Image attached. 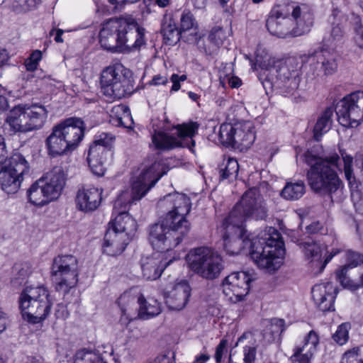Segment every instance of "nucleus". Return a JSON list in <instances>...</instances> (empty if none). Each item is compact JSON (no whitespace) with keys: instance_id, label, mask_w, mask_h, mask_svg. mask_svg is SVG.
I'll list each match as a JSON object with an SVG mask.
<instances>
[{"instance_id":"1","label":"nucleus","mask_w":363,"mask_h":363,"mask_svg":"<svg viewBox=\"0 0 363 363\" xmlns=\"http://www.w3.org/2000/svg\"><path fill=\"white\" fill-rule=\"evenodd\" d=\"M267 216L264 201L256 187L246 191L230 211L220 227L224 248L230 255L245 248L251 259L260 269L274 272L283 264L284 243L279 232L267 227L257 234L245 235V223L249 219L263 220Z\"/></svg>"},{"instance_id":"2","label":"nucleus","mask_w":363,"mask_h":363,"mask_svg":"<svg viewBox=\"0 0 363 363\" xmlns=\"http://www.w3.org/2000/svg\"><path fill=\"white\" fill-rule=\"evenodd\" d=\"M342 160L333 154L323 159L316 157L308 151L304 157L306 162L311 166L307 178L311 188L321 194H333L341 191V182L335 169L342 170L340 160L343 162V171L351 189V197L356 211L363 215V183L356 184L352 170V157L342 152Z\"/></svg>"},{"instance_id":"3","label":"nucleus","mask_w":363,"mask_h":363,"mask_svg":"<svg viewBox=\"0 0 363 363\" xmlns=\"http://www.w3.org/2000/svg\"><path fill=\"white\" fill-rule=\"evenodd\" d=\"M168 170L162 161H155L151 165H144L133 182L131 191H123L117 201H115V206L117 204L123 208L115 217V242H117L118 253L125 250L137 230L135 220L126 211L128 206L141 199Z\"/></svg>"},{"instance_id":"4","label":"nucleus","mask_w":363,"mask_h":363,"mask_svg":"<svg viewBox=\"0 0 363 363\" xmlns=\"http://www.w3.org/2000/svg\"><path fill=\"white\" fill-rule=\"evenodd\" d=\"M161 206L172 208L161 223L150 227L149 240L155 248L167 250L177 247L189 230V223L185 218L189 213L191 202L186 194L174 192L160 201Z\"/></svg>"},{"instance_id":"5","label":"nucleus","mask_w":363,"mask_h":363,"mask_svg":"<svg viewBox=\"0 0 363 363\" xmlns=\"http://www.w3.org/2000/svg\"><path fill=\"white\" fill-rule=\"evenodd\" d=\"M253 69L259 67L264 70L266 84L286 96H294L300 83V62L296 57H290L284 62L276 61L269 51L263 45H258L255 53Z\"/></svg>"},{"instance_id":"6","label":"nucleus","mask_w":363,"mask_h":363,"mask_svg":"<svg viewBox=\"0 0 363 363\" xmlns=\"http://www.w3.org/2000/svg\"><path fill=\"white\" fill-rule=\"evenodd\" d=\"M53 303L49 290L44 286H26L19 298L23 318L33 324L45 320L50 314Z\"/></svg>"},{"instance_id":"7","label":"nucleus","mask_w":363,"mask_h":363,"mask_svg":"<svg viewBox=\"0 0 363 363\" xmlns=\"http://www.w3.org/2000/svg\"><path fill=\"white\" fill-rule=\"evenodd\" d=\"M48 117V111L43 104H19L10 111L6 123L15 133H27L43 128Z\"/></svg>"},{"instance_id":"8","label":"nucleus","mask_w":363,"mask_h":363,"mask_svg":"<svg viewBox=\"0 0 363 363\" xmlns=\"http://www.w3.org/2000/svg\"><path fill=\"white\" fill-rule=\"evenodd\" d=\"M185 259L188 268L206 279H216L224 269L222 257L209 247H200L191 249L186 254Z\"/></svg>"},{"instance_id":"9","label":"nucleus","mask_w":363,"mask_h":363,"mask_svg":"<svg viewBox=\"0 0 363 363\" xmlns=\"http://www.w3.org/2000/svg\"><path fill=\"white\" fill-rule=\"evenodd\" d=\"M117 28L115 52H130L138 50L145 45V30L140 27L131 16L115 19Z\"/></svg>"},{"instance_id":"10","label":"nucleus","mask_w":363,"mask_h":363,"mask_svg":"<svg viewBox=\"0 0 363 363\" xmlns=\"http://www.w3.org/2000/svg\"><path fill=\"white\" fill-rule=\"evenodd\" d=\"M199 127L196 122H189L178 125L172 134L162 131L155 132L152 135V143L159 150L186 147L193 151L192 148L195 145L193 138L197 133Z\"/></svg>"},{"instance_id":"11","label":"nucleus","mask_w":363,"mask_h":363,"mask_svg":"<svg viewBox=\"0 0 363 363\" xmlns=\"http://www.w3.org/2000/svg\"><path fill=\"white\" fill-rule=\"evenodd\" d=\"M80 266L77 257L72 255H58L54 258L51 276L58 291L67 292L76 286Z\"/></svg>"},{"instance_id":"12","label":"nucleus","mask_w":363,"mask_h":363,"mask_svg":"<svg viewBox=\"0 0 363 363\" xmlns=\"http://www.w3.org/2000/svg\"><path fill=\"white\" fill-rule=\"evenodd\" d=\"M220 143L240 151L248 149L255 140L253 124L250 121L223 123L219 128Z\"/></svg>"},{"instance_id":"13","label":"nucleus","mask_w":363,"mask_h":363,"mask_svg":"<svg viewBox=\"0 0 363 363\" xmlns=\"http://www.w3.org/2000/svg\"><path fill=\"white\" fill-rule=\"evenodd\" d=\"M299 60L302 67L308 64L312 74L315 77L331 75L337 69L336 54L331 48L324 47L321 49H311L307 52L299 55Z\"/></svg>"},{"instance_id":"14","label":"nucleus","mask_w":363,"mask_h":363,"mask_svg":"<svg viewBox=\"0 0 363 363\" xmlns=\"http://www.w3.org/2000/svg\"><path fill=\"white\" fill-rule=\"evenodd\" d=\"M29 165L25 157L19 152H15L9 158L8 164L0 170V184L7 194L18 191L23 180V175L28 172Z\"/></svg>"},{"instance_id":"15","label":"nucleus","mask_w":363,"mask_h":363,"mask_svg":"<svg viewBox=\"0 0 363 363\" xmlns=\"http://www.w3.org/2000/svg\"><path fill=\"white\" fill-rule=\"evenodd\" d=\"M345 264L336 272L342 287L351 291L363 286V255L347 250L345 252Z\"/></svg>"},{"instance_id":"16","label":"nucleus","mask_w":363,"mask_h":363,"mask_svg":"<svg viewBox=\"0 0 363 363\" xmlns=\"http://www.w3.org/2000/svg\"><path fill=\"white\" fill-rule=\"evenodd\" d=\"M339 123L346 128H356L363 121V91L346 95L337 106Z\"/></svg>"},{"instance_id":"17","label":"nucleus","mask_w":363,"mask_h":363,"mask_svg":"<svg viewBox=\"0 0 363 363\" xmlns=\"http://www.w3.org/2000/svg\"><path fill=\"white\" fill-rule=\"evenodd\" d=\"M335 240L333 235H327L323 238V243L311 240L301 243L304 256L313 267L319 269L320 272L323 271L333 257L340 252L338 248H333L329 251V245L334 244Z\"/></svg>"},{"instance_id":"18","label":"nucleus","mask_w":363,"mask_h":363,"mask_svg":"<svg viewBox=\"0 0 363 363\" xmlns=\"http://www.w3.org/2000/svg\"><path fill=\"white\" fill-rule=\"evenodd\" d=\"M152 247L157 252L141 260L143 276L147 280H155L160 277L164 269L180 257V253L172 250L174 247L167 250Z\"/></svg>"},{"instance_id":"19","label":"nucleus","mask_w":363,"mask_h":363,"mask_svg":"<svg viewBox=\"0 0 363 363\" xmlns=\"http://www.w3.org/2000/svg\"><path fill=\"white\" fill-rule=\"evenodd\" d=\"M252 280V276L244 271L233 272L225 277L221 287L226 300L233 303L244 301L249 293Z\"/></svg>"},{"instance_id":"20","label":"nucleus","mask_w":363,"mask_h":363,"mask_svg":"<svg viewBox=\"0 0 363 363\" xmlns=\"http://www.w3.org/2000/svg\"><path fill=\"white\" fill-rule=\"evenodd\" d=\"M164 303L169 311H180L187 306L191 295V287L187 280L177 279L167 285L162 291Z\"/></svg>"},{"instance_id":"21","label":"nucleus","mask_w":363,"mask_h":363,"mask_svg":"<svg viewBox=\"0 0 363 363\" xmlns=\"http://www.w3.org/2000/svg\"><path fill=\"white\" fill-rule=\"evenodd\" d=\"M290 9L284 5H277L272 8L267 20L269 32L279 38L293 35L292 20L289 16Z\"/></svg>"},{"instance_id":"22","label":"nucleus","mask_w":363,"mask_h":363,"mask_svg":"<svg viewBox=\"0 0 363 363\" xmlns=\"http://www.w3.org/2000/svg\"><path fill=\"white\" fill-rule=\"evenodd\" d=\"M56 125L71 151L76 150L84 136V121L79 118L71 117Z\"/></svg>"},{"instance_id":"23","label":"nucleus","mask_w":363,"mask_h":363,"mask_svg":"<svg viewBox=\"0 0 363 363\" xmlns=\"http://www.w3.org/2000/svg\"><path fill=\"white\" fill-rule=\"evenodd\" d=\"M291 19L293 25V35L300 36L308 33L313 25V14L307 4L292 5Z\"/></svg>"},{"instance_id":"24","label":"nucleus","mask_w":363,"mask_h":363,"mask_svg":"<svg viewBox=\"0 0 363 363\" xmlns=\"http://www.w3.org/2000/svg\"><path fill=\"white\" fill-rule=\"evenodd\" d=\"M102 201V189L92 185H84L76 196L77 208L82 212L90 213L96 210Z\"/></svg>"},{"instance_id":"25","label":"nucleus","mask_w":363,"mask_h":363,"mask_svg":"<svg viewBox=\"0 0 363 363\" xmlns=\"http://www.w3.org/2000/svg\"><path fill=\"white\" fill-rule=\"evenodd\" d=\"M319 343L318 334L311 330L297 344L293 350L290 359L292 363H311L312 358L317 350Z\"/></svg>"},{"instance_id":"26","label":"nucleus","mask_w":363,"mask_h":363,"mask_svg":"<svg viewBox=\"0 0 363 363\" xmlns=\"http://www.w3.org/2000/svg\"><path fill=\"white\" fill-rule=\"evenodd\" d=\"M39 179L43 183L42 185L49 202L57 199L65 185V176L63 170L60 167H55Z\"/></svg>"},{"instance_id":"27","label":"nucleus","mask_w":363,"mask_h":363,"mask_svg":"<svg viewBox=\"0 0 363 363\" xmlns=\"http://www.w3.org/2000/svg\"><path fill=\"white\" fill-rule=\"evenodd\" d=\"M337 294L336 286L326 281L315 284L312 289V297L320 310L328 311L334 309V302Z\"/></svg>"},{"instance_id":"28","label":"nucleus","mask_w":363,"mask_h":363,"mask_svg":"<svg viewBox=\"0 0 363 363\" xmlns=\"http://www.w3.org/2000/svg\"><path fill=\"white\" fill-rule=\"evenodd\" d=\"M284 321L282 319L274 318L263 322L264 329L259 335V343L267 347L273 343L278 342L280 335L284 331Z\"/></svg>"},{"instance_id":"29","label":"nucleus","mask_w":363,"mask_h":363,"mask_svg":"<svg viewBox=\"0 0 363 363\" xmlns=\"http://www.w3.org/2000/svg\"><path fill=\"white\" fill-rule=\"evenodd\" d=\"M115 97L121 98L129 94L133 86L131 71L121 64L115 63Z\"/></svg>"},{"instance_id":"30","label":"nucleus","mask_w":363,"mask_h":363,"mask_svg":"<svg viewBox=\"0 0 363 363\" xmlns=\"http://www.w3.org/2000/svg\"><path fill=\"white\" fill-rule=\"evenodd\" d=\"M45 144L49 155L53 157L72 152L56 125L52 128V133L47 138Z\"/></svg>"},{"instance_id":"31","label":"nucleus","mask_w":363,"mask_h":363,"mask_svg":"<svg viewBox=\"0 0 363 363\" xmlns=\"http://www.w3.org/2000/svg\"><path fill=\"white\" fill-rule=\"evenodd\" d=\"M139 305L138 315L143 320H148L157 316L162 312L161 303L156 298L140 295L138 298Z\"/></svg>"},{"instance_id":"32","label":"nucleus","mask_w":363,"mask_h":363,"mask_svg":"<svg viewBox=\"0 0 363 363\" xmlns=\"http://www.w3.org/2000/svg\"><path fill=\"white\" fill-rule=\"evenodd\" d=\"M333 24L331 32L328 37L323 39V46L331 48L333 50L342 42L343 38V30L341 26L342 19H340V11H333Z\"/></svg>"},{"instance_id":"33","label":"nucleus","mask_w":363,"mask_h":363,"mask_svg":"<svg viewBox=\"0 0 363 363\" xmlns=\"http://www.w3.org/2000/svg\"><path fill=\"white\" fill-rule=\"evenodd\" d=\"M334 108L331 106L327 107L318 117L317 121L313 128L314 138L316 140L326 133L331 128Z\"/></svg>"},{"instance_id":"34","label":"nucleus","mask_w":363,"mask_h":363,"mask_svg":"<svg viewBox=\"0 0 363 363\" xmlns=\"http://www.w3.org/2000/svg\"><path fill=\"white\" fill-rule=\"evenodd\" d=\"M306 192L305 184L302 181L287 182L280 192V196L287 201H297Z\"/></svg>"},{"instance_id":"35","label":"nucleus","mask_w":363,"mask_h":363,"mask_svg":"<svg viewBox=\"0 0 363 363\" xmlns=\"http://www.w3.org/2000/svg\"><path fill=\"white\" fill-rule=\"evenodd\" d=\"M42 184L38 179L27 191L29 202L36 206H43L50 203Z\"/></svg>"},{"instance_id":"36","label":"nucleus","mask_w":363,"mask_h":363,"mask_svg":"<svg viewBox=\"0 0 363 363\" xmlns=\"http://www.w3.org/2000/svg\"><path fill=\"white\" fill-rule=\"evenodd\" d=\"M162 33L167 43L169 45L176 43L180 39L179 30L170 16H164L162 23Z\"/></svg>"},{"instance_id":"37","label":"nucleus","mask_w":363,"mask_h":363,"mask_svg":"<svg viewBox=\"0 0 363 363\" xmlns=\"http://www.w3.org/2000/svg\"><path fill=\"white\" fill-rule=\"evenodd\" d=\"M101 87L103 94L108 102L113 101V67L104 69L101 75Z\"/></svg>"},{"instance_id":"38","label":"nucleus","mask_w":363,"mask_h":363,"mask_svg":"<svg viewBox=\"0 0 363 363\" xmlns=\"http://www.w3.org/2000/svg\"><path fill=\"white\" fill-rule=\"evenodd\" d=\"M104 155L96 153L95 147H89L87 160L89 166L95 175L102 177L106 172V167L102 160Z\"/></svg>"},{"instance_id":"39","label":"nucleus","mask_w":363,"mask_h":363,"mask_svg":"<svg viewBox=\"0 0 363 363\" xmlns=\"http://www.w3.org/2000/svg\"><path fill=\"white\" fill-rule=\"evenodd\" d=\"M113 145V137L111 133H101L96 136L94 142L90 147H95L96 153L104 155L107 152H111ZM113 153L111 152V155Z\"/></svg>"},{"instance_id":"40","label":"nucleus","mask_w":363,"mask_h":363,"mask_svg":"<svg viewBox=\"0 0 363 363\" xmlns=\"http://www.w3.org/2000/svg\"><path fill=\"white\" fill-rule=\"evenodd\" d=\"M239 171L238 161L233 157L225 159L220 168V174L222 179L233 180L236 178Z\"/></svg>"},{"instance_id":"41","label":"nucleus","mask_w":363,"mask_h":363,"mask_svg":"<svg viewBox=\"0 0 363 363\" xmlns=\"http://www.w3.org/2000/svg\"><path fill=\"white\" fill-rule=\"evenodd\" d=\"M113 22L109 19L105 22L99 33V42L102 48L107 50H112L111 42L113 38Z\"/></svg>"},{"instance_id":"42","label":"nucleus","mask_w":363,"mask_h":363,"mask_svg":"<svg viewBox=\"0 0 363 363\" xmlns=\"http://www.w3.org/2000/svg\"><path fill=\"white\" fill-rule=\"evenodd\" d=\"M72 363H106L99 356L90 350H81L76 352Z\"/></svg>"},{"instance_id":"43","label":"nucleus","mask_w":363,"mask_h":363,"mask_svg":"<svg viewBox=\"0 0 363 363\" xmlns=\"http://www.w3.org/2000/svg\"><path fill=\"white\" fill-rule=\"evenodd\" d=\"M116 112L117 113H122V115L115 118V123L117 122L118 125L125 128H131L133 120L129 108L124 104H120L117 106Z\"/></svg>"},{"instance_id":"44","label":"nucleus","mask_w":363,"mask_h":363,"mask_svg":"<svg viewBox=\"0 0 363 363\" xmlns=\"http://www.w3.org/2000/svg\"><path fill=\"white\" fill-rule=\"evenodd\" d=\"M351 329L350 323H343L340 324L335 333L333 335V340L339 345H345L349 340V333Z\"/></svg>"},{"instance_id":"45","label":"nucleus","mask_w":363,"mask_h":363,"mask_svg":"<svg viewBox=\"0 0 363 363\" xmlns=\"http://www.w3.org/2000/svg\"><path fill=\"white\" fill-rule=\"evenodd\" d=\"M113 220L111 219L108 223V228L104 235L102 244L103 253L112 256L113 255Z\"/></svg>"},{"instance_id":"46","label":"nucleus","mask_w":363,"mask_h":363,"mask_svg":"<svg viewBox=\"0 0 363 363\" xmlns=\"http://www.w3.org/2000/svg\"><path fill=\"white\" fill-rule=\"evenodd\" d=\"M197 24L193 15L189 11H184L181 16L180 30L186 32L192 30L196 33Z\"/></svg>"},{"instance_id":"47","label":"nucleus","mask_w":363,"mask_h":363,"mask_svg":"<svg viewBox=\"0 0 363 363\" xmlns=\"http://www.w3.org/2000/svg\"><path fill=\"white\" fill-rule=\"evenodd\" d=\"M134 301V297L132 296L130 291H126L123 295L120 296L118 298V306L121 308L122 312V316L125 317L126 319L130 320L133 319V315H132L129 308H126L125 307V304L129 305ZM124 318H123V319Z\"/></svg>"},{"instance_id":"48","label":"nucleus","mask_w":363,"mask_h":363,"mask_svg":"<svg viewBox=\"0 0 363 363\" xmlns=\"http://www.w3.org/2000/svg\"><path fill=\"white\" fill-rule=\"evenodd\" d=\"M340 363H363V357L359 347H354L346 351Z\"/></svg>"},{"instance_id":"49","label":"nucleus","mask_w":363,"mask_h":363,"mask_svg":"<svg viewBox=\"0 0 363 363\" xmlns=\"http://www.w3.org/2000/svg\"><path fill=\"white\" fill-rule=\"evenodd\" d=\"M38 0H13L11 6L16 12H26L35 7Z\"/></svg>"},{"instance_id":"50","label":"nucleus","mask_w":363,"mask_h":363,"mask_svg":"<svg viewBox=\"0 0 363 363\" xmlns=\"http://www.w3.org/2000/svg\"><path fill=\"white\" fill-rule=\"evenodd\" d=\"M226 32L220 27L213 28L209 35L211 42L215 44L216 46L219 47L223 45L224 40L227 38Z\"/></svg>"},{"instance_id":"51","label":"nucleus","mask_w":363,"mask_h":363,"mask_svg":"<svg viewBox=\"0 0 363 363\" xmlns=\"http://www.w3.org/2000/svg\"><path fill=\"white\" fill-rule=\"evenodd\" d=\"M42 59V52L38 50H34L30 57L25 61V66L28 71H34L37 69L39 62Z\"/></svg>"},{"instance_id":"52","label":"nucleus","mask_w":363,"mask_h":363,"mask_svg":"<svg viewBox=\"0 0 363 363\" xmlns=\"http://www.w3.org/2000/svg\"><path fill=\"white\" fill-rule=\"evenodd\" d=\"M55 315L57 319H67L69 315V313L67 308V306L65 305L64 303L57 304L55 311Z\"/></svg>"},{"instance_id":"53","label":"nucleus","mask_w":363,"mask_h":363,"mask_svg":"<svg viewBox=\"0 0 363 363\" xmlns=\"http://www.w3.org/2000/svg\"><path fill=\"white\" fill-rule=\"evenodd\" d=\"M354 42L355 45L363 49V26L359 25L354 29Z\"/></svg>"},{"instance_id":"54","label":"nucleus","mask_w":363,"mask_h":363,"mask_svg":"<svg viewBox=\"0 0 363 363\" xmlns=\"http://www.w3.org/2000/svg\"><path fill=\"white\" fill-rule=\"evenodd\" d=\"M227 341L225 340H221L219 345L217 346L215 354V358L217 363L220 362L223 355L225 351Z\"/></svg>"},{"instance_id":"55","label":"nucleus","mask_w":363,"mask_h":363,"mask_svg":"<svg viewBox=\"0 0 363 363\" xmlns=\"http://www.w3.org/2000/svg\"><path fill=\"white\" fill-rule=\"evenodd\" d=\"M167 77L161 74H157L152 77V80L150 82V84L155 86L165 85L167 84Z\"/></svg>"},{"instance_id":"56","label":"nucleus","mask_w":363,"mask_h":363,"mask_svg":"<svg viewBox=\"0 0 363 363\" xmlns=\"http://www.w3.org/2000/svg\"><path fill=\"white\" fill-rule=\"evenodd\" d=\"M170 82L172 83V86L170 89V92H177L181 89V82L177 78V74H173L170 77Z\"/></svg>"},{"instance_id":"57","label":"nucleus","mask_w":363,"mask_h":363,"mask_svg":"<svg viewBox=\"0 0 363 363\" xmlns=\"http://www.w3.org/2000/svg\"><path fill=\"white\" fill-rule=\"evenodd\" d=\"M7 320L8 317L6 314L0 309V333L6 330Z\"/></svg>"},{"instance_id":"58","label":"nucleus","mask_w":363,"mask_h":363,"mask_svg":"<svg viewBox=\"0 0 363 363\" xmlns=\"http://www.w3.org/2000/svg\"><path fill=\"white\" fill-rule=\"evenodd\" d=\"M140 0H122L118 1L115 0V9H123L126 5L132 4L137 3Z\"/></svg>"},{"instance_id":"59","label":"nucleus","mask_w":363,"mask_h":363,"mask_svg":"<svg viewBox=\"0 0 363 363\" xmlns=\"http://www.w3.org/2000/svg\"><path fill=\"white\" fill-rule=\"evenodd\" d=\"M228 83L232 88H238L241 85V80L237 77H231L228 79Z\"/></svg>"},{"instance_id":"60","label":"nucleus","mask_w":363,"mask_h":363,"mask_svg":"<svg viewBox=\"0 0 363 363\" xmlns=\"http://www.w3.org/2000/svg\"><path fill=\"white\" fill-rule=\"evenodd\" d=\"M210 359V356L203 353L197 355L193 363H206Z\"/></svg>"},{"instance_id":"61","label":"nucleus","mask_w":363,"mask_h":363,"mask_svg":"<svg viewBox=\"0 0 363 363\" xmlns=\"http://www.w3.org/2000/svg\"><path fill=\"white\" fill-rule=\"evenodd\" d=\"M155 363H172V361L167 355L162 354L156 357Z\"/></svg>"},{"instance_id":"62","label":"nucleus","mask_w":363,"mask_h":363,"mask_svg":"<svg viewBox=\"0 0 363 363\" xmlns=\"http://www.w3.org/2000/svg\"><path fill=\"white\" fill-rule=\"evenodd\" d=\"M320 224L319 222L313 223L309 226H308L307 229L309 233H316L320 230Z\"/></svg>"},{"instance_id":"63","label":"nucleus","mask_w":363,"mask_h":363,"mask_svg":"<svg viewBox=\"0 0 363 363\" xmlns=\"http://www.w3.org/2000/svg\"><path fill=\"white\" fill-rule=\"evenodd\" d=\"M57 352L60 355L65 358L67 357L69 355L68 350L64 348L62 346L59 345H57Z\"/></svg>"},{"instance_id":"64","label":"nucleus","mask_w":363,"mask_h":363,"mask_svg":"<svg viewBox=\"0 0 363 363\" xmlns=\"http://www.w3.org/2000/svg\"><path fill=\"white\" fill-rule=\"evenodd\" d=\"M8 108V101L4 96H0V111H4Z\"/></svg>"}]
</instances>
